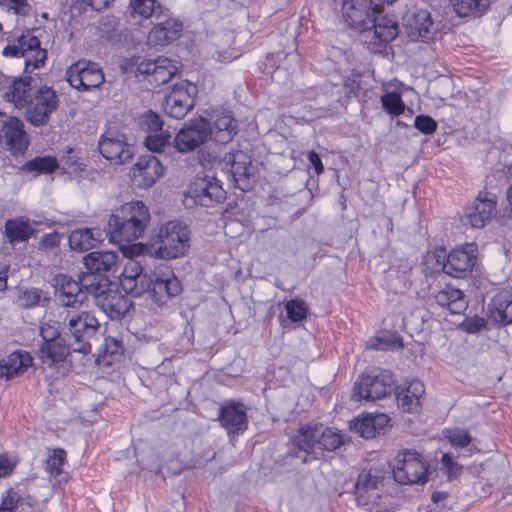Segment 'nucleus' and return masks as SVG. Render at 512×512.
Wrapping results in <instances>:
<instances>
[{
	"label": "nucleus",
	"mask_w": 512,
	"mask_h": 512,
	"mask_svg": "<svg viewBox=\"0 0 512 512\" xmlns=\"http://www.w3.org/2000/svg\"><path fill=\"white\" fill-rule=\"evenodd\" d=\"M19 502H21V496L16 491L12 489L7 491L0 505V512H13L18 508Z\"/></svg>",
	"instance_id": "13d9d810"
},
{
	"label": "nucleus",
	"mask_w": 512,
	"mask_h": 512,
	"mask_svg": "<svg viewBox=\"0 0 512 512\" xmlns=\"http://www.w3.org/2000/svg\"><path fill=\"white\" fill-rule=\"evenodd\" d=\"M379 476L372 474L371 471H362L355 484V496L357 504L360 506L368 505L379 498L378 484Z\"/></svg>",
	"instance_id": "c756f323"
},
{
	"label": "nucleus",
	"mask_w": 512,
	"mask_h": 512,
	"mask_svg": "<svg viewBox=\"0 0 512 512\" xmlns=\"http://www.w3.org/2000/svg\"><path fill=\"white\" fill-rule=\"evenodd\" d=\"M152 280L153 284L148 296L159 307L165 305L182 290L180 281L168 267L153 271Z\"/></svg>",
	"instance_id": "dca6fc26"
},
{
	"label": "nucleus",
	"mask_w": 512,
	"mask_h": 512,
	"mask_svg": "<svg viewBox=\"0 0 512 512\" xmlns=\"http://www.w3.org/2000/svg\"><path fill=\"white\" fill-rule=\"evenodd\" d=\"M383 108L391 115L399 116L405 110V104L399 94L387 93L381 97Z\"/></svg>",
	"instance_id": "49530a36"
},
{
	"label": "nucleus",
	"mask_w": 512,
	"mask_h": 512,
	"mask_svg": "<svg viewBox=\"0 0 512 512\" xmlns=\"http://www.w3.org/2000/svg\"><path fill=\"white\" fill-rule=\"evenodd\" d=\"M373 23L371 24L369 31L365 33L366 38L370 41L375 39L379 42H390L394 40L399 33L398 22L386 15H374Z\"/></svg>",
	"instance_id": "2f4dec72"
},
{
	"label": "nucleus",
	"mask_w": 512,
	"mask_h": 512,
	"mask_svg": "<svg viewBox=\"0 0 512 512\" xmlns=\"http://www.w3.org/2000/svg\"><path fill=\"white\" fill-rule=\"evenodd\" d=\"M2 55L7 58H23L26 74L43 67L47 59V51L40 47L39 39L30 32L22 33L17 37H8Z\"/></svg>",
	"instance_id": "7ed1b4c3"
},
{
	"label": "nucleus",
	"mask_w": 512,
	"mask_h": 512,
	"mask_svg": "<svg viewBox=\"0 0 512 512\" xmlns=\"http://www.w3.org/2000/svg\"><path fill=\"white\" fill-rule=\"evenodd\" d=\"M445 436L452 446L460 448L468 446L472 439L468 431L462 428L449 429L446 431Z\"/></svg>",
	"instance_id": "3c124183"
},
{
	"label": "nucleus",
	"mask_w": 512,
	"mask_h": 512,
	"mask_svg": "<svg viewBox=\"0 0 512 512\" xmlns=\"http://www.w3.org/2000/svg\"><path fill=\"white\" fill-rule=\"evenodd\" d=\"M108 232L99 228H81L73 230L68 238L71 249L84 252L95 248L107 237Z\"/></svg>",
	"instance_id": "cd10ccee"
},
{
	"label": "nucleus",
	"mask_w": 512,
	"mask_h": 512,
	"mask_svg": "<svg viewBox=\"0 0 512 512\" xmlns=\"http://www.w3.org/2000/svg\"><path fill=\"white\" fill-rule=\"evenodd\" d=\"M197 86L187 80L176 83L166 96L164 111L167 115L182 119L194 107Z\"/></svg>",
	"instance_id": "f8f14e48"
},
{
	"label": "nucleus",
	"mask_w": 512,
	"mask_h": 512,
	"mask_svg": "<svg viewBox=\"0 0 512 512\" xmlns=\"http://www.w3.org/2000/svg\"><path fill=\"white\" fill-rule=\"evenodd\" d=\"M407 34L412 41L432 40L437 32V28L431 18L428 10L419 9L411 13L404 24Z\"/></svg>",
	"instance_id": "b1692460"
},
{
	"label": "nucleus",
	"mask_w": 512,
	"mask_h": 512,
	"mask_svg": "<svg viewBox=\"0 0 512 512\" xmlns=\"http://www.w3.org/2000/svg\"><path fill=\"white\" fill-rule=\"evenodd\" d=\"M59 98L56 91L46 85L34 91L28 105L25 106V119L35 127L49 122L51 114L57 109Z\"/></svg>",
	"instance_id": "1a4fd4ad"
},
{
	"label": "nucleus",
	"mask_w": 512,
	"mask_h": 512,
	"mask_svg": "<svg viewBox=\"0 0 512 512\" xmlns=\"http://www.w3.org/2000/svg\"><path fill=\"white\" fill-rule=\"evenodd\" d=\"M368 347L375 350H389L394 348H401L402 343L395 335H382L369 340Z\"/></svg>",
	"instance_id": "09e8293b"
},
{
	"label": "nucleus",
	"mask_w": 512,
	"mask_h": 512,
	"mask_svg": "<svg viewBox=\"0 0 512 512\" xmlns=\"http://www.w3.org/2000/svg\"><path fill=\"white\" fill-rule=\"evenodd\" d=\"M407 393L411 394V397L420 402V398L425 392L424 384L420 380H412L405 389Z\"/></svg>",
	"instance_id": "680f3d73"
},
{
	"label": "nucleus",
	"mask_w": 512,
	"mask_h": 512,
	"mask_svg": "<svg viewBox=\"0 0 512 512\" xmlns=\"http://www.w3.org/2000/svg\"><path fill=\"white\" fill-rule=\"evenodd\" d=\"M149 222L148 207L142 201L129 202L111 214L107 232L113 241L130 242L143 236Z\"/></svg>",
	"instance_id": "f257e3e1"
},
{
	"label": "nucleus",
	"mask_w": 512,
	"mask_h": 512,
	"mask_svg": "<svg viewBox=\"0 0 512 512\" xmlns=\"http://www.w3.org/2000/svg\"><path fill=\"white\" fill-rule=\"evenodd\" d=\"M64 325L68 330L67 335L72 339V351L83 354L91 350L90 339L99 328L97 318L89 311L68 312Z\"/></svg>",
	"instance_id": "39448f33"
},
{
	"label": "nucleus",
	"mask_w": 512,
	"mask_h": 512,
	"mask_svg": "<svg viewBox=\"0 0 512 512\" xmlns=\"http://www.w3.org/2000/svg\"><path fill=\"white\" fill-rule=\"evenodd\" d=\"M491 317L502 324L512 323V294L508 291L497 293L489 304Z\"/></svg>",
	"instance_id": "f704fd0d"
},
{
	"label": "nucleus",
	"mask_w": 512,
	"mask_h": 512,
	"mask_svg": "<svg viewBox=\"0 0 512 512\" xmlns=\"http://www.w3.org/2000/svg\"><path fill=\"white\" fill-rule=\"evenodd\" d=\"M31 81L30 76L13 79L5 87L3 98L17 108H25L33 95Z\"/></svg>",
	"instance_id": "c85d7f7f"
},
{
	"label": "nucleus",
	"mask_w": 512,
	"mask_h": 512,
	"mask_svg": "<svg viewBox=\"0 0 512 512\" xmlns=\"http://www.w3.org/2000/svg\"><path fill=\"white\" fill-rule=\"evenodd\" d=\"M42 298V291L37 288L26 289L18 296V304L23 308H31L38 305Z\"/></svg>",
	"instance_id": "603ef678"
},
{
	"label": "nucleus",
	"mask_w": 512,
	"mask_h": 512,
	"mask_svg": "<svg viewBox=\"0 0 512 512\" xmlns=\"http://www.w3.org/2000/svg\"><path fill=\"white\" fill-rule=\"evenodd\" d=\"M375 14H379V11L372 0H344L342 3L344 21L351 29L360 33L369 31Z\"/></svg>",
	"instance_id": "ddd939ff"
},
{
	"label": "nucleus",
	"mask_w": 512,
	"mask_h": 512,
	"mask_svg": "<svg viewBox=\"0 0 512 512\" xmlns=\"http://www.w3.org/2000/svg\"><path fill=\"white\" fill-rule=\"evenodd\" d=\"M0 8L15 15H28L30 6L27 0H0Z\"/></svg>",
	"instance_id": "864d4df0"
},
{
	"label": "nucleus",
	"mask_w": 512,
	"mask_h": 512,
	"mask_svg": "<svg viewBox=\"0 0 512 512\" xmlns=\"http://www.w3.org/2000/svg\"><path fill=\"white\" fill-rule=\"evenodd\" d=\"M308 159L312 164L313 168L315 169L316 174H321L324 170V167L322 165L319 155L315 151H310L308 154Z\"/></svg>",
	"instance_id": "0e129e2a"
},
{
	"label": "nucleus",
	"mask_w": 512,
	"mask_h": 512,
	"mask_svg": "<svg viewBox=\"0 0 512 512\" xmlns=\"http://www.w3.org/2000/svg\"><path fill=\"white\" fill-rule=\"evenodd\" d=\"M94 302L109 318L120 319L130 310L131 300L117 290L116 285L108 286Z\"/></svg>",
	"instance_id": "4be33fe9"
},
{
	"label": "nucleus",
	"mask_w": 512,
	"mask_h": 512,
	"mask_svg": "<svg viewBox=\"0 0 512 512\" xmlns=\"http://www.w3.org/2000/svg\"><path fill=\"white\" fill-rule=\"evenodd\" d=\"M221 425L229 434H238L247 428L246 409L243 404L230 402L220 408Z\"/></svg>",
	"instance_id": "a878e982"
},
{
	"label": "nucleus",
	"mask_w": 512,
	"mask_h": 512,
	"mask_svg": "<svg viewBox=\"0 0 512 512\" xmlns=\"http://www.w3.org/2000/svg\"><path fill=\"white\" fill-rule=\"evenodd\" d=\"M114 0H85V3L90 5L94 10L100 11L108 7Z\"/></svg>",
	"instance_id": "338daca9"
},
{
	"label": "nucleus",
	"mask_w": 512,
	"mask_h": 512,
	"mask_svg": "<svg viewBox=\"0 0 512 512\" xmlns=\"http://www.w3.org/2000/svg\"><path fill=\"white\" fill-rule=\"evenodd\" d=\"M31 228L28 221L23 219L7 220L5 234L11 244L28 240Z\"/></svg>",
	"instance_id": "37998d69"
},
{
	"label": "nucleus",
	"mask_w": 512,
	"mask_h": 512,
	"mask_svg": "<svg viewBox=\"0 0 512 512\" xmlns=\"http://www.w3.org/2000/svg\"><path fill=\"white\" fill-rule=\"evenodd\" d=\"M318 457L323 451H334L344 444L343 435L331 428H325L323 425H318Z\"/></svg>",
	"instance_id": "a19ab883"
},
{
	"label": "nucleus",
	"mask_w": 512,
	"mask_h": 512,
	"mask_svg": "<svg viewBox=\"0 0 512 512\" xmlns=\"http://www.w3.org/2000/svg\"><path fill=\"white\" fill-rule=\"evenodd\" d=\"M455 12L460 17L480 16L489 7V0H452Z\"/></svg>",
	"instance_id": "79ce46f5"
},
{
	"label": "nucleus",
	"mask_w": 512,
	"mask_h": 512,
	"mask_svg": "<svg viewBox=\"0 0 512 512\" xmlns=\"http://www.w3.org/2000/svg\"><path fill=\"white\" fill-rule=\"evenodd\" d=\"M7 265L0 266V290H5L7 287Z\"/></svg>",
	"instance_id": "774afa93"
},
{
	"label": "nucleus",
	"mask_w": 512,
	"mask_h": 512,
	"mask_svg": "<svg viewBox=\"0 0 512 512\" xmlns=\"http://www.w3.org/2000/svg\"><path fill=\"white\" fill-rule=\"evenodd\" d=\"M70 351H72V343L67 342L65 337H61L48 343H41L37 350V356L42 363L51 367L56 363L63 362Z\"/></svg>",
	"instance_id": "7c9ffc66"
},
{
	"label": "nucleus",
	"mask_w": 512,
	"mask_h": 512,
	"mask_svg": "<svg viewBox=\"0 0 512 512\" xmlns=\"http://www.w3.org/2000/svg\"><path fill=\"white\" fill-rule=\"evenodd\" d=\"M497 197L491 192H480L471 205L465 208L462 221L472 228H482L496 212Z\"/></svg>",
	"instance_id": "2eb2a0df"
},
{
	"label": "nucleus",
	"mask_w": 512,
	"mask_h": 512,
	"mask_svg": "<svg viewBox=\"0 0 512 512\" xmlns=\"http://www.w3.org/2000/svg\"><path fill=\"white\" fill-rule=\"evenodd\" d=\"M316 432H318V425L306 426L298 431L294 439L295 445L307 455H311L312 459L318 458L319 438L316 437Z\"/></svg>",
	"instance_id": "58836bf2"
},
{
	"label": "nucleus",
	"mask_w": 512,
	"mask_h": 512,
	"mask_svg": "<svg viewBox=\"0 0 512 512\" xmlns=\"http://www.w3.org/2000/svg\"><path fill=\"white\" fill-rule=\"evenodd\" d=\"M236 121L229 112H223L211 125V139L220 144L230 142L236 134Z\"/></svg>",
	"instance_id": "c9c22d12"
},
{
	"label": "nucleus",
	"mask_w": 512,
	"mask_h": 512,
	"mask_svg": "<svg viewBox=\"0 0 512 512\" xmlns=\"http://www.w3.org/2000/svg\"><path fill=\"white\" fill-rule=\"evenodd\" d=\"M397 402L398 405L403 409V411L408 413H413L418 410L420 407V402H417L411 397L410 393H407L405 389L401 390L397 393Z\"/></svg>",
	"instance_id": "6e6d98bb"
},
{
	"label": "nucleus",
	"mask_w": 512,
	"mask_h": 512,
	"mask_svg": "<svg viewBox=\"0 0 512 512\" xmlns=\"http://www.w3.org/2000/svg\"><path fill=\"white\" fill-rule=\"evenodd\" d=\"M393 388L394 378L389 370H380L377 374H363L354 383L352 398L356 401H375L390 395Z\"/></svg>",
	"instance_id": "6e6552de"
},
{
	"label": "nucleus",
	"mask_w": 512,
	"mask_h": 512,
	"mask_svg": "<svg viewBox=\"0 0 512 512\" xmlns=\"http://www.w3.org/2000/svg\"><path fill=\"white\" fill-rule=\"evenodd\" d=\"M65 458L66 452L61 448L50 451L44 464L46 472L49 473L50 476H60Z\"/></svg>",
	"instance_id": "c03bdc74"
},
{
	"label": "nucleus",
	"mask_w": 512,
	"mask_h": 512,
	"mask_svg": "<svg viewBox=\"0 0 512 512\" xmlns=\"http://www.w3.org/2000/svg\"><path fill=\"white\" fill-rule=\"evenodd\" d=\"M128 9L133 18L155 19L166 8L157 0H130Z\"/></svg>",
	"instance_id": "ea45409f"
},
{
	"label": "nucleus",
	"mask_w": 512,
	"mask_h": 512,
	"mask_svg": "<svg viewBox=\"0 0 512 512\" xmlns=\"http://www.w3.org/2000/svg\"><path fill=\"white\" fill-rule=\"evenodd\" d=\"M287 317L293 322H300L306 318L307 307L304 301L292 299L285 304Z\"/></svg>",
	"instance_id": "8fccbe9b"
},
{
	"label": "nucleus",
	"mask_w": 512,
	"mask_h": 512,
	"mask_svg": "<svg viewBox=\"0 0 512 512\" xmlns=\"http://www.w3.org/2000/svg\"><path fill=\"white\" fill-rule=\"evenodd\" d=\"M390 422V418L383 413L365 414L350 422V429L364 438H373L379 434Z\"/></svg>",
	"instance_id": "bb28decb"
},
{
	"label": "nucleus",
	"mask_w": 512,
	"mask_h": 512,
	"mask_svg": "<svg viewBox=\"0 0 512 512\" xmlns=\"http://www.w3.org/2000/svg\"><path fill=\"white\" fill-rule=\"evenodd\" d=\"M70 86L81 91L98 88L105 80L104 73L97 63L81 59L66 70Z\"/></svg>",
	"instance_id": "9b49d317"
},
{
	"label": "nucleus",
	"mask_w": 512,
	"mask_h": 512,
	"mask_svg": "<svg viewBox=\"0 0 512 512\" xmlns=\"http://www.w3.org/2000/svg\"><path fill=\"white\" fill-rule=\"evenodd\" d=\"M154 26L148 35V41L152 45L165 46L174 42L181 36L183 24L175 18L169 9H165L163 13L155 19Z\"/></svg>",
	"instance_id": "a211bd4d"
},
{
	"label": "nucleus",
	"mask_w": 512,
	"mask_h": 512,
	"mask_svg": "<svg viewBox=\"0 0 512 512\" xmlns=\"http://www.w3.org/2000/svg\"><path fill=\"white\" fill-rule=\"evenodd\" d=\"M360 85L355 79H347L344 82V92L346 96L350 97L351 95H355L358 91Z\"/></svg>",
	"instance_id": "69168bd1"
},
{
	"label": "nucleus",
	"mask_w": 512,
	"mask_h": 512,
	"mask_svg": "<svg viewBox=\"0 0 512 512\" xmlns=\"http://www.w3.org/2000/svg\"><path fill=\"white\" fill-rule=\"evenodd\" d=\"M15 463L8 457L0 455V478L9 476L14 470Z\"/></svg>",
	"instance_id": "e2e57ef3"
},
{
	"label": "nucleus",
	"mask_w": 512,
	"mask_h": 512,
	"mask_svg": "<svg viewBox=\"0 0 512 512\" xmlns=\"http://www.w3.org/2000/svg\"><path fill=\"white\" fill-rule=\"evenodd\" d=\"M226 198L221 182L213 175L197 176L185 192L186 205L213 207Z\"/></svg>",
	"instance_id": "0eeeda50"
},
{
	"label": "nucleus",
	"mask_w": 512,
	"mask_h": 512,
	"mask_svg": "<svg viewBox=\"0 0 512 512\" xmlns=\"http://www.w3.org/2000/svg\"><path fill=\"white\" fill-rule=\"evenodd\" d=\"M0 143L14 155L27 149L28 139L21 120L10 118L4 122L0 130Z\"/></svg>",
	"instance_id": "393cba45"
},
{
	"label": "nucleus",
	"mask_w": 512,
	"mask_h": 512,
	"mask_svg": "<svg viewBox=\"0 0 512 512\" xmlns=\"http://www.w3.org/2000/svg\"><path fill=\"white\" fill-rule=\"evenodd\" d=\"M83 261L85 270L106 275L117 265L119 256L112 251H95L84 256Z\"/></svg>",
	"instance_id": "72a5a7b5"
},
{
	"label": "nucleus",
	"mask_w": 512,
	"mask_h": 512,
	"mask_svg": "<svg viewBox=\"0 0 512 512\" xmlns=\"http://www.w3.org/2000/svg\"><path fill=\"white\" fill-rule=\"evenodd\" d=\"M152 281V273L145 272L144 267L135 260L128 261L120 278L123 290L132 297L149 295Z\"/></svg>",
	"instance_id": "f3484780"
},
{
	"label": "nucleus",
	"mask_w": 512,
	"mask_h": 512,
	"mask_svg": "<svg viewBox=\"0 0 512 512\" xmlns=\"http://www.w3.org/2000/svg\"><path fill=\"white\" fill-rule=\"evenodd\" d=\"M211 139V124L198 117L189 120L176 134L174 145L181 153L192 152Z\"/></svg>",
	"instance_id": "9d476101"
},
{
	"label": "nucleus",
	"mask_w": 512,
	"mask_h": 512,
	"mask_svg": "<svg viewBox=\"0 0 512 512\" xmlns=\"http://www.w3.org/2000/svg\"><path fill=\"white\" fill-rule=\"evenodd\" d=\"M58 167L52 157H38L24 164L23 170L37 173H51Z\"/></svg>",
	"instance_id": "a18cd8bd"
},
{
	"label": "nucleus",
	"mask_w": 512,
	"mask_h": 512,
	"mask_svg": "<svg viewBox=\"0 0 512 512\" xmlns=\"http://www.w3.org/2000/svg\"><path fill=\"white\" fill-rule=\"evenodd\" d=\"M100 154L114 164H123L134 156V148L118 130H107L98 141Z\"/></svg>",
	"instance_id": "4468645a"
},
{
	"label": "nucleus",
	"mask_w": 512,
	"mask_h": 512,
	"mask_svg": "<svg viewBox=\"0 0 512 512\" xmlns=\"http://www.w3.org/2000/svg\"><path fill=\"white\" fill-rule=\"evenodd\" d=\"M32 365V357L27 352L11 353L0 362V377L10 379Z\"/></svg>",
	"instance_id": "e433bc0d"
},
{
	"label": "nucleus",
	"mask_w": 512,
	"mask_h": 512,
	"mask_svg": "<svg viewBox=\"0 0 512 512\" xmlns=\"http://www.w3.org/2000/svg\"><path fill=\"white\" fill-rule=\"evenodd\" d=\"M79 285L84 292L85 297L91 295L94 299L108 286H114L106 275H100L93 271H83L79 275Z\"/></svg>",
	"instance_id": "4c0bfd02"
},
{
	"label": "nucleus",
	"mask_w": 512,
	"mask_h": 512,
	"mask_svg": "<svg viewBox=\"0 0 512 512\" xmlns=\"http://www.w3.org/2000/svg\"><path fill=\"white\" fill-rule=\"evenodd\" d=\"M476 252L477 247L474 243L452 250L443 263V271L455 278L466 277L476 263Z\"/></svg>",
	"instance_id": "6ab92c4d"
},
{
	"label": "nucleus",
	"mask_w": 512,
	"mask_h": 512,
	"mask_svg": "<svg viewBox=\"0 0 512 512\" xmlns=\"http://www.w3.org/2000/svg\"><path fill=\"white\" fill-rule=\"evenodd\" d=\"M221 164L222 169L231 174L236 186L245 190L250 176L253 175L251 157L243 151L226 153Z\"/></svg>",
	"instance_id": "aec40b11"
},
{
	"label": "nucleus",
	"mask_w": 512,
	"mask_h": 512,
	"mask_svg": "<svg viewBox=\"0 0 512 512\" xmlns=\"http://www.w3.org/2000/svg\"><path fill=\"white\" fill-rule=\"evenodd\" d=\"M442 466L445 469L446 474L449 479L456 477L460 471V467L455 463L449 454H444L442 456Z\"/></svg>",
	"instance_id": "052dcab7"
},
{
	"label": "nucleus",
	"mask_w": 512,
	"mask_h": 512,
	"mask_svg": "<svg viewBox=\"0 0 512 512\" xmlns=\"http://www.w3.org/2000/svg\"><path fill=\"white\" fill-rule=\"evenodd\" d=\"M170 134L160 131V133L150 134L145 139L146 147L152 152L162 153L170 145Z\"/></svg>",
	"instance_id": "de8ad7c7"
},
{
	"label": "nucleus",
	"mask_w": 512,
	"mask_h": 512,
	"mask_svg": "<svg viewBox=\"0 0 512 512\" xmlns=\"http://www.w3.org/2000/svg\"><path fill=\"white\" fill-rule=\"evenodd\" d=\"M79 280L64 274L55 276V297L61 305L71 308H79L86 300L84 292L79 285Z\"/></svg>",
	"instance_id": "5701e85b"
},
{
	"label": "nucleus",
	"mask_w": 512,
	"mask_h": 512,
	"mask_svg": "<svg viewBox=\"0 0 512 512\" xmlns=\"http://www.w3.org/2000/svg\"><path fill=\"white\" fill-rule=\"evenodd\" d=\"M164 172L159 158L154 155H143L131 170L132 182L139 188L151 187Z\"/></svg>",
	"instance_id": "412c9836"
},
{
	"label": "nucleus",
	"mask_w": 512,
	"mask_h": 512,
	"mask_svg": "<svg viewBox=\"0 0 512 512\" xmlns=\"http://www.w3.org/2000/svg\"><path fill=\"white\" fill-rule=\"evenodd\" d=\"M42 343H48L63 337L56 322H46L40 326Z\"/></svg>",
	"instance_id": "5fc2aeb1"
},
{
	"label": "nucleus",
	"mask_w": 512,
	"mask_h": 512,
	"mask_svg": "<svg viewBox=\"0 0 512 512\" xmlns=\"http://www.w3.org/2000/svg\"><path fill=\"white\" fill-rule=\"evenodd\" d=\"M190 231L180 221L163 224L147 244L148 253L160 259H176L186 254L189 248Z\"/></svg>",
	"instance_id": "f03ea898"
},
{
	"label": "nucleus",
	"mask_w": 512,
	"mask_h": 512,
	"mask_svg": "<svg viewBox=\"0 0 512 512\" xmlns=\"http://www.w3.org/2000/svg\"><path fill=\"white\" fill-rule=\"evenodd\" d=\"M434 299L439 306L447 308L451 314H461L468 307L463 292L449 285L434 293Z\"/></svg>",
	"instance_id": "473e14b6"
},
{
	"label": "nucleus",
	"mask_w": 512,
	"mask_h": 512,
	"mask_svg": "<svg viewBox=\"0 0 512 512\" xmlns=\"http://www.w3.org/2000/svg\"><path fill=\"white\" fill-rule=\"evenodd\" d=\"M143 123L148 127L151 132H160L163 128V121L160 119L159 115L149 111L143 116Z\"/></svg>",
	"instance_id": "bf43d9fd"
},
{
	"label": "nucleus",
	"mask_w": 512,
	"mask_h": 512,
	"mask_svg": "<svg viewBox=\"0 0 512 512\" xmlns=\"http://www.w3.org/2000/svg\"><path fill=\"white\" fill-rule=\"evenodd\" d=\"M414 126L424 134H431L437 128L436 121L427 115H418L415 118Z\"/></svg>",
	"instance_id": "4d7b16f0"
},
{
	"label": "nucleus",
	"mask_w": 512,
	"mask_h": 512,
	"mask_svg": "<svg viewBox=\"0 0 512 512\" xmlns=\"http://www.w3.org/2000/svg\"><path fill=\"white\" fill-rule=\"evenodd\" d=\"M429 465L415 450L400 452L393 466V477L399 484H424L428 480Z\"/></svg>",
	"instance_id": "423d86ee"
},
{
	"label": "nucleus",
	"mask_w": 512,
	"mask_h": 512,
	"mask_svg": "<svg viewBox=\"0 0 512 512\" xmlns=\"http://www.w3.org/2000/svg\"><path fill=\"white\" fill-rule=\"evenodd\" d=\"M123 69L126 74L146 80L154 88L167 83L177 71V67L166 57L153 60L131 57L125 61Z\"/></svg>",
	"instance_id": "20e7f679"
}]
</instances>
